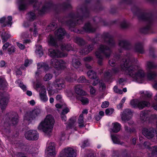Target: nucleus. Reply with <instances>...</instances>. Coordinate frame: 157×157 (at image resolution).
<instances>
[{"label": "nucleus", "instance_id": "f8f14e48", "mask_svg": "<svg viewBox=\"0 0 157 157\" xmlns=\"http://www.w3.org/2000/svg\"><path fill=\"white\" fill-rule=\"evenodd\" d=\"M9 100V98L5 94L0 93V114L5 109Z\"/></svg>", "mask_w": 157, "mask_h": 157}, {"label": "nucleus", "instance_id": "412c9836", "mask_svg": "<svg viewBox=\"0 0 157 157\" xmlns=\"http://www.w3.org/2000/svg\"><path fill=\"white\" fill-rule=\"evenodd\" d=\"M0 34L3 43L6 42L11 37L10 35L8 33L5 32L2 28L0 29Z\"/></svg>", "mask_w": 157, "mask_h": 157}, {"label": "nucleus", "instance_id": "6e6d98bb", "mask_svg": "<svg viewBox=\"0 0 157 157\" xmlns=\"http://www.w3.org/2000/svg\"><path fill=\"white\" fill-rule=\"evenodd\" d=\"M8 51L9 54H11L15 51V48L13 46H12L8 48Z\"/></svg>", "mask_w": 157, "mask_h": 157}, {"label": "nucleus", "instance_id": "1a4fd4ad", "mask_svg": "<svg viewBox=\"0 0 157 157\" xmlns=\"http://www.w3.org/2000/svg\"><path fill=\"white\" fill-rule=\"evenodd\" d=\"M156 67V65L153 62L148 61L147 63V78L149 80H151L155 79L157 76L156 72L150 70L154 69Z\"/></svg>", "mask_w": 157, "mask_h": 157}, {"label": "nucleus", "instance_id": "c03bdc74", "mask_svg": "<svg viewBox=\"0 0 157 157\" xmlns=\"http://www.w3.org/2000/svg\"><path fill=\"white\" fill-rule=\"evenodd\" d=\"M78 99L80 101L83 105H85L88 104L89 100L88 98L85 97H80Z\"/></svg>", "mask_w": 157, "mask_h": 157}, {"label": "nucleus", "instance_id": "473e14b6", "mask_svg": "<svg viewBox=\"0 0 157 157\" xmlns=\"http://www.w3.org/2000/svg\"><path fill=\"white\" fill-rule=\"evenodd\" d=\"M37 68L38 69L40 68L41 67H43L44 69V70L45 73H47L48 71L49 70V67L48 65L45 63H38L37 64Z\"/></svg>", "mask_w": 157, "mask_h": 157}, {"label": "nucleus", "instance_id": "58836bf2", "mask_svg": "<svg viewBox=\"0 0 157 157\" xmlns=\"http://www.w3.org/2000/svg\"><path fill=\"white\" fill-rule=\"evenodd\" d=\"M83 119V114H80L78 119V123L79 124L78 126L80 128H82L85 126Z\"/></svg>", "mask_w": 157, "mask_h": 157}, {"label": "nucleus", "instance_id": "49530a36", "mask_svg": "<svg viewBox=\"0 0 157 157\" xmlns=\"http://www.w3.org/2000/svg\"><path fill=\"white\" fill-rule=\"evenodd\" d=\"M61 8L63 9L71 8V6L69 3L64 2L61 6Z\"/></svg>", "mask_w": 157, "mask_h": 157}, {"label": "nucleus", "instance_id": "680f3d73", "mask_svg": "<svg viewBox=\"0 0 157 157\" xmlns=\"http://www.w3.org/2000/svg\"><path fill=\"white\" fill-rule=\"evenodd\" d=\"M114 91L117 93H119V94H122V91L121 90L119 89L117 86H115L114 87Z\"/></svg>", "mask_w": 157, "mask_h": 157}, {"label": "nucleus", "instance_id": "ddd939ff", "mask_svg": "<svg viewBox=\"0 0 157 157\" xmlns=\"http://www.w3.org/2000/svg\"><path fill=\"white\" fill-rule=\"evenodd\" d=\"M38 129L42 130L45 133L48 132L49 129V116H47L43 121L39 125Z\"/></svg>", "mask_w": 157, "mask_h": 157}, {"label": "nucleus", "instance_id": "5701e85b", "mask_svg": "<svg viewBox=\"0 0 157 157\" xmlns=\"http://www.w3.org/2000/svg\"><path fill=\"white\" fill-rule=\"evenodd\" d=\"M66 34L65 30L62 28L59 29L55 32L56 36L57 37L59 40H62L64 38V36Z\"/></svg>", "mask_w": 157, "mask_h": 157}, {"label": "nucleus", "instance_id": "423d86ee", "mask_svg": "<svg viewBox=\"0 0 157 157\" xmlns=\"http://www.w3.org/2000/svg\"><path fill=\"white\" fill-rule=\"evenodd\" d=\"M41 112L42 110L40 108L36 107L32 111H28L25 114L24 116V120L29 123L40 115Z\"/></svg>", "mask_w": 157, "mask_h": 157}, {"label": "nucleus", "instance_id": "bb28decb", "mask_svg": "<svg viewBox=\"0 0 157 157\" xmlns=\"http://www.w3.org/2000/svg\"><path fill=\"white\" fill-rule=\"evenodd\" d=\"M96 29V28L93 27L89 23H86L83 27L84 31L87 33H90L94 32Z\"/></svg>", "mask_w": 157, "mask_h": 157}, {"label": "nucleus", "instance_id": "e2e57ef3", "mask_svg": "<svg viewBox=\"0 0 157 157\" xmlns=\"http://www.w3.org/2000/svg\"><path fill=\"white\" fill-rule=\"evenodd\" d=\"M70 110L68 107H65L62 110V114L65 115L68 113Z\"/></svg>", "mask_w": 157, "mask_h": 157}, {"label": "nucleus", "instance_id": "4c0bfd02", "mask_svg": "<svg viewBox=\"0 0 157 157\" xmlns=\"http://www.w3.org/2000/svg\"><path fill=\"white\" fill-rule=\"evenodd\" d=\"M140 119L143 121L146 120L147 118L148 117V113L147 111H142L141 112L140 115Z\"/></svg>", "mask_w": 157, "mask_h": 157}, {"label": "nucleus", "instance_id": "f257e3e1", "mask_svg": "<svg viewBox=\"0 0 157 157\" xmlns=\"http://www.w3.org/2000/svg\"><path fill=\"white\" fill-rule=\"evenodd\" d=\"M121 60L120 67L116 68L120 69V71H125L126 75L138 82L141 83L145 75L144 72L140 67L135 65L138 63V61L129 53H127L123 57L115 56L113 58L109 60V63L111 66L114 67L117 64L118 60Z\"/></svg>", "mask_w": 157, "mask_h": 157}, {"label": "nucleus", "instance_id": "8fccbe9b", "mask_svg": "<svg viewBox=\"0 0 157 157\" xmlns=\"http://www.w3.org/2000/svg\"><path fill=\"white\" fill-rule=\"evenodd\" d=\"M50 44H52L53 46H55L56 47H58V45L56 41L53 39V38L50 35Z\"/></svg>", "mask_w": 157, "mask_h": 157}, {"label": "nucleus", "instance_id": "a211bd4d", "mask_svg": "<svg viewBox=\"0 0 157 157\" xmlns=\"http://www.w3.org/2000/svg\"><path fill=\"white\" fill-rule=\"evenodd\" d=\"M119 45L121 48L125 49H129L132 47L130 42L126 40H120L119 42Z\"/></svg>", "mask_w": 157, "mask_h": 157}, {"label": "nucleus", "instance_id": "de8ad7c7", "mask_svg": "<svg viewBox=\"0 0 157 157\" xmlns=\"http://www.w3.org/2000/svg\"><path fill=\"white\" fill-rule=\"evenodd\" d=\"M78 82L79 83H90L86 79L85 77L83 76H82L78 79Z\"/></svg>", "mask_w": 157, "mask_h": 157}, {"label": "nucleus", "instance_id": "c9c22d12", "mask_svg": "<svg viewBox=\"0 0 157 157\" xmlns=\"http://www.w3.org/2000/svg\"><path fill=\"white\" fill-rule=\"evenodd\" d=\"M124 133L127 134L129 135L130 134L135 132L136 131L135 129L133 128H131L128 126L126 125H124Z\"/></svg>", "mask_w": 157, "mask_h": 157}, {"label": "nucleus", "instance_id": "393cba45", "mask_svg": "<svg viewBox=\"0 0 157 157\" xmlns=\"http://www.w3.org/2000/svg\"><path fill=\"white\" fill-rule=\"evenodd\" d=\"M76 119L75 117H72L68 121L67 128H74L76 130L75 125L76 124Z\"/></svg>", "mask_w": 157, "mask_h": 157}, {"label": "nucleus", "instance_id": "5fc2aeb1", "mask_svg": "<svg viewBox=\"0 0 157 157\" xmlns=\"http://www.w3.org/2000/svg\"><path fill=\"white\" fill-rule=\"evenodd\" d=\"M18 122V119L17 117H15L12 118L11 121V123H9L8 125H9L12 124L13 125H15L17 124Z\"/></svg>", "mask_w": 157, "mask_h": 157}, {"label": "nucleus", "instance_id": "ea45409f", "mask_svg": "<svg viewBox=\"0 0 157 157\" xmlns=\"http://www.w3.org/2000/svg\"><path fill=\"white\" fill-rule=\"evenodd\" d=\"M88 76L91 79H96L97 76L96 73L92 70L89 71L87 73Z\"/></svg>", "mask_w": 157, "mask_h": 157}, {"label": "nucleus", "instance_id": "4468645a", "mask_svg": "<svg viewBox=\"0 0 157 157\" xmlns=\"http://www.w3.org/2000/svg\"><path fill=\"white\" fill-rule=\"evenodd\" d=\"M26 138L30 140H37L39 138V134L36 131L30 130L27 132L25 134Z\"/></svg>", "mask_w": 157, "mask_h": 157}, {"label": "nucleus", "instance_id": "37998d69", "mask_svg": "<svg viewBox=\"0 0 157 157\" xmlns=\"http://www.w3.org/2000/svg\"><path fill=\"white\" fill-rule=\"evenodd\" d=\"M72 65L75 68L77 69L81 65V63L78 59H73Z\"/></svg>", "mask_w": 157, "mask_h": 157}, {"label": "nucleus", "instance_id": "052dcab7", "mask_svg": "<svg viewBox=\"0 0 157 157\" xmlns=\"http://www.w3.org/2000/svg\"><path fill=\"white\" fill-rule=\"evenodd\" d=\"M109 105V103L108 101H105L103 102L101 105V107L103 108H106L108 107Z\"/></svg>", "mask_w": 157, "mask_h": 157}, {"label": "nucleus", "instance_id": "2eb2a0df", "mask_svg": "<svg viewBox=\"0 0 157 157\" xmlns=\"http://www.w3.org/2000/svg\"><path fill=\"white\" fill-rule=\"evenodd\" d=\"M120 71V69L113 68L111 70H109L105 72L104 74V80L108 81L113 75L118 74Z\"/></svg>", "mask_w": 157, "mask_h": 157}, {"label": "nucleus", "instance_id": "774afa93", "mask_svg": "<svg viewBox=\"0 0 157 157\" xmlns=\"http://www.w3.org/2000/svg\"><path fill=\"white\" fill-rule=\"evenodd\" d=\"M150 144L148 142H145L144 143V145L145 148L151 150V147H150Z\"/></svg>", "mask_w": 157, "mask_h": 157}, {"label": "nucleus", "instance_id": "72a5a7b5", "mask_svg": "<svg viewBox=\"0 0 157 157\" xmlns=\"http://www.w3.org/2000/svg\"><path fill=\"white\" fill-rule=\"evenodd\" d=\"M35 53L38 57H41L43 54L42 47L40 45L36 46Z\"/></svg>", "mask_w": 157, "mask_h": 157}, {"label": "nucleus", "instance_id": "cd10ccee", "mask_svg": "<svg viewBox=\"0 0 157 157\" xmlns=\"http://www.w3.org/2000/svg\"><path fill=\"white\" fill-rule=\"evenodd\" d=\"M74 88L75 92L78 95H81L85 94V92L82 89V86L80 84L75 86Z\"/></svg>", "mask_w": 157, "mask_h": 157}, {"label": "nucleus", "instance_id": "f3484780", "mask_svg": "<svg viewBox=\"0 0 157 157\" xmlns=\"http://www.w3.org/2000/svg\"><path fill=\"white\" fill-rule=\"evenodd\" d=\"M64 80L62 78H59L56 80L53 83V85L55 88L59 90H61L64 87Z\"/></svg>", "mask_w": 157, "mask_h": 157}, {"label": "nucleus", "instance_id": "2f4dec72", "mask_svg": "<svg viewBox=\"0 0 157 157\" xmlns=\"http://www.w3.org/2000/svg\"><path fill=\"white\" fill-rule=\"evenodd\" d=\"M111 137L113 143L114 144L122 145L123 142H121L120 140V137L116 135H111Z\"/></svg>", "mask_w": 157, "mask_h": 157}, {"label": "nucleus", "instance_id": "b1692460", "mask_svg": "<svg viewBox=\"0 0 157 157\" xmlns=\"http://www.w3.org/2000/svg\"><path fill=\"white\" fill-rule=\"evenodd\" d=\"M40 98L41 101L45 102L48 101V98L46 95V91L44 86H42L41 88L40 94Z\"/></svg>", "mask_w": 157, "mask_h": 157}, {"label": "nucleus", "instance_id": "6ab92c4d", "mask_svg": "<svg viewBox=\"0 0 157 157\" xmlns=\"http://www.w3.org/2000/svg\"><path fill=\"white\" fill-rule=\"evenodd\" d=\"M12 17L10 16H9L7 17V19L6 20V18L3 17L0 18V23H3L2 25V27H5L7 25H10V26L12 24ZM2 28V27L1 28Z\"/></svg>", "mask_w": 157, "mask_h": 157}, {"label": "nucleus", "instance_id": "13d9d810", "mask_svg": "<svg viewBox=\"0 0 157 157\" xmlns=\"http://www.w3.org/2000/svg\"><path fill=\"white\" fill-rule=\"evenodd\" d=\"M114 112V109H107L105 110V114L107 115H110Z\"/></svg>", "mask_w": 157, "mask_h": 157}, {"label": "nucleus", "instance_id": "4be33fe9", "mask_svg": "<svg viewBox=\"0 0 157 157\" xmlns=\"http://www.w3.org/2000/svg\"><path fill=\"white\" fill-rule=\"evenodd\" d=\"M134 50L135 51L140 54H143L144 52V45L143 43L139 42L136 44Z\"/></svg>", "mask_w": 157, "mask_h": 157}, {"label": "nucleus", "instance_id": "0eeeda50", "mask_svg": "<svg viewBox=\"0 0 157 157\" xmlns=\"http://www.w3.org/2000/svg\"><path fill=\"white\" fill-rule=\"evenodd\" d=\"M142 134L147 138L151 139L154 138V141L157 142V133L152 127H147L143 128Z\"/></svg>", "mask_w": 157, "mask_h": 157}, {"label": "nucleus", "instance_id": "9d476101", "mask_svg": "<svg viewBox=\"0 0 157 157\" xmlns=\"http://www.w3.org/2000/svg\"><path fill=\"white\" fill-rule=\"evenodd\" d=\"M51 64L58 70H63L67 66V63L62 59L53 58L51 60Z\"/></svg>", "mask_w": 157, "mask_h": 157}, {"label": "nucleus", "instance_id": "f03ea898", "mask_svg": "<svg viewBox=\"0 0 157 157\" xmlns=\"http://www.w3.org/2000/svg\"><path fill=\"white\" fill-rule=\"evenodd\" d=\"M102 38L104 42L108 44L109 47L105 44H101L95 52V56L98 59V63L101 66L103 65L104 58L101 54L102 53L106 58H109L112 52L110 48L114 47L115 45L112 36L109 33H104L102 35Z\"/></svg>", "mask_w": 157, "mask_h": 157}, {"label": "nucleus", "instance_id": "9b49d317", "mask_svg": "<svg viewBox=\"0 0 157 157\" xmlns=\"http://www.w3.org/2000/svg\"><path fill=\"white\" fill-rule=\"evenodd\" d=\"M76 150L73 148L67 147L63 150L59 154L60 157H75Z\"/></svg>", "mask_w": 157, "mask_h": 157}, {"label": "nucleus", "instance_id": "f704fd0d", "mask_svg": "<svg viewBox=\"0 0 157 157\" xmlns=\"http://www.w3.org/2000/svg\"><path fill=\"white\" fill-rule=\"evenodd\" d=\"M75 76V75L71 72H67L66 74L65 80L67 82H71L73 81V77Z\"/></svg>", "mask_w": 157, "mask_h": 157}, {"label": "nucleus", "instance_id": "c756f323", "mask_svg": "<svg viewBox=\"0 0 157 157\" xmlns=\"http://www.w3.org/2000/svg\"><path fill=\"white\" fill-rule=\"evenodd\" d=\"M19 8L20 10H25L27 6V4L25 0H18Z\"/></svg>", "mask_w": 157, "mask_h": 157}, {"label": "nucleus", "instance_id": "a19ab883", "mask_svg": "<svg viewBox=\"0 0 157 157\" xmlns=\"http://www.w3.org/2000/svg\"><path fill=\"white\" fill-rule=\"evenodd\" d=\"M50 133L52 132L55 121L53 117L50 115Z\"/></svg>", "mask_w": 157, "mask_h": 157}, {"label": "nucleus", "instance_id": "0e129e2a", "mask_svg": "<svg viewBox=\"0 0 157 157\" xmlns=\"http://www.w3.org/2000/svg\"><path fill=\"white\" fill-rule=\"evenodd\" d=\"M93 20L94 22H101L103 21V20L101 18H100L98 17H95L94 18Z\"/></svg>", "mask_w": 157, "mask_h": 157}, {"label": "nucleus", "instance_id": "39448f33", "mask_svg": "<svg viewBox=\"0 0 157 157\" xmlns=\"http://www.w3.org/2000/svg\"><path fill=\"white\" fill-rule=\"evenodd\" d=\"M132 10L133 13L138 16L140 20H144L147 22V25L146 26L141 29V32L144 33H147V31L150 29L151 25L153 21V16L151 14H145L141 13L138 7L134 6L132 8Z\"/></svg>", "mask_w": 157, "mask_h": 157}, {"label": "nucleus", "instance_id": "69168bd1", "mask_svg": "<svg viewBox=\"0 0 157 157\" xmlns=\"http://www.w3.org/2000/svg\"><path fill=\"white\" fill-rule=\"evenodd\" d=\"M84 61L86 62H90L93 60V58L91 56H88L83 59Z\"/></svg>", "mask_w": 157, "mask_h": 157}, {"label": "nucleus", "instance_id": "603ef678", "mask_svg": "<svg viewBox=\"0 0 157 157\" xmlns=\"http://www.w3.org/2000/svg\"><path fill=\"white\" fill-rule=\"evenodd\" d=\"M129 23L126 21L124 20L122 21L121 23V26L122 28H126L129 26Z\"/></svg>", "mask_w": 157, "mask_h": 157}, {"label": "nucleus", "instance_id": "c85d7f7f", "mask_svg": "<svg viewBox=\"0 0 157 157\" xmlns=\"http://www.w3.org/2000/svg\"><path fill=\"white\" fill-rule=\"evenodd\" d=\"M112 125L113 128L112 129V130L113 132L117 133L120 131L121 127L120 124L117 122H115L113 123Z\"/></svg>", "mask_w": 157, "mask_h": 157}, {"label": "nucleus", "instance_id": "a18cd8bd", "mask_svg": "<svg viewBox=\"0 0 157 157\" xmlns=\"http://www.w3.org/2000/svg\"><path fill=\"white\" fill-rule=\"evenodd\" d=\"M152 96V94L146 91L145 92H143L142 95L143 98L144 99H146L147 98H150Z\"/></svg>", "mask_w": 157, "mask_h": 157}, {"label": "nucleus", "instance_id": "79ce46f5", "mask_svg": "<svg viewBox=\"0 0 157 157\" xmlns=\"http://www.w3.org/2000/svg\"><path fill=\"white\" fill-rule=\"evenodd\" d=\"M61 48L62 51L66 50L69 51L72 50V46L70 44H67V45L63 44L61 45Z\"/></svg>", "mask_w": 157, "mask_h": 157}, {"label": "nucleus", "instance_id": "338daca9", "mask_svg": "<svg viewBox=\"0 0 157 157\" xmlns=\"http://www.w3.org/2000/svg\"><path fill=\"white\" fill-rule=\"evenodd\" d=\"M87 48H86V47L85 46V48H84L82 49L79 52L82 55H86L87 54H86L85 53V52H86V51H87Z\"/></svg>", "mask_w": 157, "mask_h": 157}, {"label": "nucleus", "instance_id": "4d7b16f0", "mask_svg": "<svg viewBox=\"0 0 157 157\" xmlns=\"http://www.w3.org/2000/svg\"><path fill=\"white\" fill-rule=\"evenodd\" d=\"M65 134L64 132H61L58 137L59 140L61 141L64 140L65 139Z\"/></svg>", "mask_w": 157, "mask_h": 157}, {"label": "nucleus", "instance_id": "6e6552de", "mask_svg": "<svg viewBox=\"0 0 157 157\" xmlns=\"http://www.w3.org/2000/svg\"><path fill=\"white\" fill-rule=\"evenodd\" d=\"M130 105L133 108H138L142 109L146 107L150 106V103L149 101H140L137 99H134L131 100Z\"/></svg>", "mask_w": 157, "mask_h": 157}, {"label": "nucleus", "instance_id": "20e7f679", "mask_svg": "<svg viewBox=\"0 0 157 157\" xmlns=\"http://www.w3.org/2000/svg\"><path fill=\"white\" fill-rule=\"evenodd\" d=\"M28 3L29 4H33L34 10H36L35 13L31 12L27 14L28 19L30 21H33L36 18V13H38L40 14L44 13L49 6L48 3H45L42 6L41 2L37 0H28Z\"/></svg>", "mask_w": 157, "mask_h": 157}, {"label": "nucleus", "instance_id": "3c124183", "mask_svg": "<svg viewBox=\"0 0 157 157\" xmlns=\"http://www.w3.org/2000/svg\"><path fill=\"white\" fill-rule=\"evenodd\" d=\"M151 154L153 156L157 155V145L151 147Z\"/></svg>", "mask_w": 157, "mask_h": 157}, {"label": "nucleus", "instance_id": "e433bc0d", "mask_svg": "<svg viewBox=\"0 0 157 157\" xmlns=\"http://www.w3.org/2000/svg\"><path fill=\"white\" fill-rule=\"evenodd\" d=\"M75 41L77 44L80 46H82L86 44L85 40L81 38L76 37L75 39Z\"/></svg>", "mask_w": 157, "mask_h": 157}, {"label": "nucleus", "instance_id": "a878e982", "mask_svg": "<svg viewBox=\"0 0 157 157\" xmlns=\"http://www.w3.org/2000/svg\"><path fill=\"white\" fill-rule=\"evenodd\" d=\"M50 55L51 56L56 57H63L67 56V54H64L63 52H61L58 50H53L52 51H50Z\"/></svg>", "mask_w": 157, "mask_h": 157}, {"label": "nucleus", "instance_id": "bf43d9fd", "mask_svg": "<svg viewBox=\"0 0 157 157\" xmlns=\"http://www.w3.org/2000/svg\"><path fill=\"white\" fill-rule=\"evenodd\" d=\"M90 87V94L93 95H95L96 93V90L95 89L93 86H91Z\"/></svg>", "mask_w": 157, "mask_h": 157}, {"label": "nucleus", "instance_id": "7ed1b4c3", "mask_svg": "<svg viewBox=\"0 0 157 157\" xmlns=\"http://www.w3.org/2000/svg\"><path fill=\"white\" fill-rule=\"evenodd\" d=\"M89 14V11L86 6H79L75 14L71 13L69 14L70 20L67 21V24L70 27H74L76 25L82 23L83 18L88 17Z\"/></svg>", "mask_w": 157, "mask_h": 157}, {"label": "nucleus", "instance_id": "7c9ffc66", "mask_svg": "<svg viewBox=\"0 0 157 157\" xmlns=\"http://www.w3.org/2000/svg\"><path fill=\"white\" fill-rule=\"evenodd\" d=\"M7 83L5 78L2 76L0 77V90H3L7 86Z\"/></svg>", "mask_w": 157, "mask_h": 157}, {"label": "nucleus", "instance_id": "09e8293b", "mask_svg": "<svg viewBox=\"0 0 157 157\" xmlns=\"http://www.w3.org/2000/svg\"><path fill=\"white\" fill-rule=\"evenodd\" d=\"M17 82L18 83L19 86L24 91L26 90V86L24 85L23 83L20 80H18L17 81Z\"/></svg>", "mask_w": 157, "mask_h": 157}, {"label": "nucleus", "instance_id": "864d4df0", "mask_svg": "<svg viewBox=\"0 0 157 157\" xmlns=\"http://www.w3.org/2000/svg\"><path fill=\"white\" fill-rule=\"evenodd\" d=\"M86 48H87V51H86L85 52V53L88 54L92 50H93L94 48V45L93 44L89 45L86 46Z\"/></svg>", "mask_w": 157, "mask_h": 157}, {"label": "nucleus", "instance_id": "dca6fc26", "mask_svg": "<svg viewBox=\"0 0 157 157\" xmlns=\"http://www.w3.org/2000/svg\"><path fill=\"white\" fill-rule=\"evenodd\" d=\"M132 112L130 109H126L121 114L122 120L124 121L129 120L131 118Z\"/></svg>", "mask_w": 157, "mask_h": 157}, {"label": "nucleus", "instance_id": "aec40b11", "mask_svg": "<svg viewBox=\"0 0 157 157\" xmlns=\"http://www.w3.org/2000/svg\"><path fill=\"white\" fill-rule=\"evenodd\" d=\"M56 146L55 143H50V157H55L57 151Z\"/></svg>", "mask_w": 157, "mask_h": 157}]
</instances>
